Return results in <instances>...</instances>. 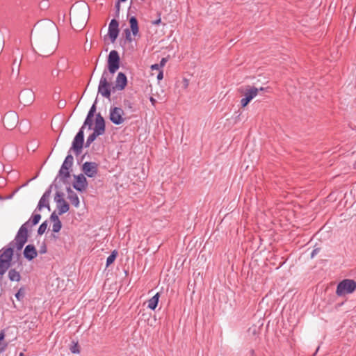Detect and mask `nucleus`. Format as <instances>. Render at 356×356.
Returning a JSON list of instances; mask_svg holds the SVG:
<instances>
[{"mask_svg": "<svg viewBox=\"0 0 356 356\" xmlns=\"http://www.w3.org/2000/svg\"><path fill=\"white\" fill-rule=\"evenodd\" d=\"M72 344L71 345L70 350L72 353H79V346L78 344V342H74V341L72 342Z\"/></svg>", "mask_w": 356, "mask_h": 356, "instance_id": "7c9ffc66", "label": "nucleus"}, {"mask_svg": "<svg viewBox=\"0 0 356 356\" xmlns=\"http://www.w3.org/2000/svg\"><path fill=\"white\" fill-rule=\"evenodd\" d=\"M23 254L27 260L31 261L37 257L38 252L33 245L29 244L25 247Z\"/></svg>", "mask_w": 356, "mask_h": 356, "instance_id": "a211bd4d", "label": "nucleus"}, {"mask_svg": "<svg viewBox=\"0 0 356 356\" xmlns=\"http://www.w3.org/2000/svg\"><path fill=\"white\" fill-rule=\"evenodd\" d=\"M29 225V222H24L19 229L15 239L10 241L7 247H4L0 250V259L12 262L14 248H15L17 250H21L27 242L29 236V234H27V226Z\"/></svg>", "mask_w": 356, "mask_h": 356, "instance_id": "f03ea898", "label": "nucleus"}, {"mask_svg": "<svg viewBox=\"0 0 356 356\" xmlns=\"http://www.w3.org/2000/svg\"><path fill=\"white\" fill-rule=\"evenodd\" d=\"M66 191L68 194L67 198L70 201L71 204L76 208L79 207L80 202L76 193L74 192L70 187H67Z\"/></svg>", "mask_w": 356, "mask_h": 356, "instance_id": "6ab92c4d", "label": "nucleus"}, {"mask_svg": "<svg viewBox=\"0 0 356 356\" xmlns=\"http://www.w3.org/2000/svg\"><path fill=\"white\" fill-rule=\"evenodd\" d=\"M56 206L58 209V214L60 216L67 213L70 210V205L65 200H62V201L58 200Z\"/></svg>", "mask_w": 356, "mask_h": 356, "instance_id": "412c9836", "label": "nucleus"}, {"mask_svg": "<svg viewBox=\"0 0 356 356\" xmlns=\"http://www.w3.org/2000/svg\"><path fill=\"white\" fill-rule=\"evenodd\" d=\"M99 136L102 135L93 131V132L90 134L87 138L86 142L84 143L83 145L85 147H89L91 143H93Z\"/></svg>", "mask_w": 356, "mask_h": 356, "instance_id": "a878e982", "label": "nucleus"}, {"mask_svg": "<svg viewBox=\"0 0 356 356\" xmlns=\"http://www.w3.org/2000/svg\"><path fill=\"white\" fill-rule=\"evenodd\" d=\"M34 98L33 92L30 90H22L19 94V102L24 106L29 105L32 103Z\"/></svg>", "mask_w": 356, "mask_h": 356, "instance_id": "dca6fc26", "label": "nucleus"}, {"mask_svg": "<svg viewBox=\"0 0 356 356\" xmlns=\"http://www.w3.org/2000/svg\"><path fill=\"white\" fill-rule=\"evenodd\" d=\"M73 162V156L71 154H68L58 171V175L61 177L63 182H65V179L70 177V169L72 166Z\"/></svg>", "mask_w": 356, "mask_h": 356, "instance_id": "6e6552de", "label": "nucleus"}, {"mask_svg": "<svg viewBox=\"0 0 356 356\" xmlns=\"http://www.w3.org/2000/svg\"><path fill=\"white\" fill-rule=\"evenodd\" d=\"M124 115V111L121 107L111 106L109 110V120L113 124L115 125L123 124L126 120Z\"/></svg>", "mask_w": 356, "mask_h": 356, "instance_id": "0eeeda50", "label": "nucleus"}, {"mask_svg": "<svg viewBox=\"0 0 356 356\" xmlns=\"http://www.w3.org/2000/svg\"><path fill=\"white\" fill-rule=\"evenodd\" d=\"M142 1H145V0H141Z\"/></svg>", "mask_w": 356, "mask_h": 356, "instance_id": "6e6d98bb", "label": "nucleus"}, {"mask_svg": "<svg viewBox=\"0 0 356 356\" xmlns=\"http://www.w3.org/2000/svg\"><path fill=\"white\" fill-rule=\"evenodd\" d=\"M106 125L104 118L100 113H97L95 117V127L93 131L103 135L105 133Z\"/></svg>", "mask_w": 356, "mask_h": 356, "instance_id": "f3484780", "label": "nucleus"}, {"mask_svg": "<svg viewBox=\"0 0 356 356\" xmlns=\"http://www.w3.org/2000/svg\"><path fill=\"white\" fill-rule=\"evenodd\" d=\"M258 92L257 88L248 86L244 92L245 97L241 100V106L243 108L245 107L257 95Z\"/></svg>", "mask_w": 356, "mask_h": 356, "instance_id": "9d476101", "label": "nucleus"}, {"mask_svg": "<svg viewBox=\"0 0 356 356\" xmlns=\"http://www.w3.org/2000/svg\"><path fill=\"white\" fill-rule=\"evenodd\" d=\"M120 32L119 22L117 19H113L111 20L108 26V35L112 43L115 42L118 37Z\"/></svg>", "mask_w": 356, "mask_h": 356, "instance_id": "4468645a", "label": "nucleus"}, {"mask_svg": "<svg viewBox=\"0 0 356 356\" xmlns=\"http://www.w3.org/2000/svg\"><path fill=\"white\" fill-rule=\"evenodd\" d=\"M167 61H168V58H162V59L160 61V63H159V66L161 68H162L165 65Z\"/></svg>", "mask_w": 356, "mask_h": 356, "instance_id": "ea45409f", "label": "nucleus"}, {"mask_svg": "<svg viewBox=\"0 0 356 356\" xmlns=\"http://www.w3.org/2000/svg\"><path fill=\"white\" fill-rule=\"evenodd\" d=\"M58 214L56 213V211H54L51 215H50V217H49V219L51 221H52L53 222H58V221H60L59 220V218H58Z\"/></svg>", "mask_w": 356, "mask_h": 356, "instance_id": "c9c22d12", "label": "nucleus"}, {"mask_svg": "<svg viewBox=\"0 0 356 356\" xmlns=\"http://www.w3.org/2000/svg\"><path fill=\"white\" fill-rule=\"evenodd\" d=\"M161 22V17H159V19L154 20L152 22V24L154 25H159Z\"/></svg>", "mask_w": 356, "mask_h": 356, "instance_id": "a18cd8bd", "label": "nucleus"}, {"mask_svg": "<svg viewBox=\"0 0 356 356\" xmlns=\"http://www.w3.org/2000/svg\"><path fill=\"white\" fill-rule=\"evenodd\" d=\"M124 33L125 34V40L129 42H131L133 41V38L131 37V29H125L124 30Z\"/></svg>", "mask_w": 356, "mask_h": 356, "instance_id": "2f4dec72", "label": "nucleus"}, {"mask_svg": "<svg viewBox=\"0 0 356 356\" xmlns=\"http://www.w3.org/2000/svg\"><path fill=\"white\" fill-rule=\"evenodd\" d=\"M51 188H52V184L49 186V187L46 190V191L44 193V194L41 197V198L39 200V202L37 205V207L35 209V211H40L44 207L47 208L49 211L50 210L49 199L51 195Z\"/></svg>", "mask_w": 356, "mask_h": 356, "instance_id": "ddd939ff", "label": "nucleus"}, {"mask_svg": "<svg viewBox=\"0 0 356 356\" xmlns=\"http://www.w3.org/2000/svg\"><path fill=\"white\" fill-rule=\"evenodd\" d=\"M150 101L154 103L155 102V99L153 97L150 98Z\"/></svg>", "mask_w": 356, "mask_h": 356, "instance_id": "09e8293b", "label": "nucleus"}, {"mask_svg": "<svg viewBox=\"0 0 356 356\" xmlns=\"http://www.w3.org/2000/svg\"><path fill=\"white\" fill-rule=\"evenodd\" d=\"M19 356H25L23 353H20Z\"/></svg>", "mask_w": 356, "mask_h": 356, "instance_id": "3c124183", "label": "nucleus"}, {"mask_svg": "<svg viewBox=\"0 0 356 356\" xmlns=\"http://www.w3.org/2000/svg\"><path fill=\"white\" fill-rule=\"evenodd\" d=\"M89 17L88 6L83 3L80 5H73L70 10V20L73 29L82 30L87 24Z\"/></svg>", "mask_w": 356, "mask_h": 356, "instance_id": "7ed1b4c3", "label": "nucleus"}, {"mask_svg": "<svg viewBox=\"0 0 356 356\" xmlns=\"http://www.w3.org/2000/svg\"><path fill=\"white\" fill-rule=\"evenodd\" d=\"M3 126L7 129H14L18 123V115L17 113L14 111H10L6 113L3 118Z\"/></svg>", "mask_w": 356, "mask_h": 356, "instance_id": "1a4fd4ad", "label": "nucleus"}, {"mask_svg": "<svg viewBox=\"0 0 356 356\" xmlns=\"http://www.w3.org/2000/svg\"><path fill=\"white\" fill-rule=\"evenodd\" d=\"M92 125V118L86 116L85 121L80 128L76 136H74L72 143V146L69 150V153L73 151L76 156L81 154L83 144H84V129L86 127H88V129H91Z\"/></svg>", "mask_w": 356, "mask_h": 356, "instance_id": "20e7f679", "label": "nucleus"}, {"mask_svg": "<svg viewBox=\"0 0 356 356\" xmlns=\"http://www.w3.org/2000/svg\"><path fill=\"white\" fill-rule=\"evenodd\" d=\"M320 248H315L311 253V258H314L320 252Z\"/></svg>", "mask_w": 356, "mask_h": 356, "instance_id": "58836bf2", "label": "nucleus"}, {"mask_svg": "<svg viewBox=\"0 0 356 356\" xmlns=\"http://www.w3.org/2000/svg\"><path fill=\"white\" fill-rule=\"evenodd\" d=\"M24 295H25L24 289L23 287H21L18 290V291L15 293V298H17V300L22 301L24 298Z\"/></svg>", "mask_w": 356, "mask_h": 356, "instance_id": "c756f323", "label": "nucleus"}, {"mask_svg": "<svg viewBox=\"0 0 356 356\" xmlns=\"http://www.w3.org/2000/svg\"><path fill=\"white\" fill-rule=\"evenodd\" d=\"M185 86L186 87L188 86V81L186 79H185Z\"/></svg>", "mask_w": 356, "mask_h": 356, "instance_id": "8fccbe9b", "label": "nucleus"}, {"mask_svg": "<svg viewBox=\"0 0 356 356\" xmlns=\"http://www.w3.org/2000/svg\"><path fill=\"white\" fill-rule=\"evenodd\" d=\"M54 74H56V72H51V74H52V75H54Z\"/></svg>", "mask_w": 356, "mask_h": 356, "instance_id": "5fc2aeb1", "label": "nucleus"}, {"mask_svg": "<svg viewBox=\"0 0 356 356\" xmlns=\"http://www.w3.org/2000/svg\"><path fill=\"white\" fill-rule=\"evenodd\" d=\"M163 78V70H160L158 75H157V79L159 81L161 80Z\"/></svg>", "mask_w": 356, "mask_h": 356, "instance_id": "37998d69", "label": "nucleus"}, {"mask_svg": "<svg viewBox=\"0 0 356 356\" xmlns=\"http://www.w3.org/2000/svg\"><path fill=\"white\" fill-rule=\"evenodd\" d=\"M11 265V261L0 259V280L2 279L3 275L10 268Z\"/></svg>", "mask_w": 356, "mask_h": 356, "instance_id": "4be33fe9", "label": "nucleus"}, {"mask_svg": "<svg viewBox=\"0 0 356 356\" xmlns=\"http://www.w3.org/2000/svg\"><path fill=\"white\" fill-rule=\"evenodd\" d=\"M47 227H48V222H47V220H45L38 227V235L43 234L46 232Z\"/></svg>", "mask_w": 356, "mask_h": 356, "instance_id": "cd10ccee", "label": "nucleus"}, {"mask_svg": "<svg viewBox=\"0 0 356 356\" xmlns=\"http://www.w3.org/2000/svg\"><path fill=\"white\" fill-rule=\"evenodd\" d=\"M151 69H152V70H161V68L159 66V64H154V65H151Z\"/></svg>", "mask_w": 356, "mask_h": 356, "instance_id": "a19ab883", "label": "nucleus"}, {"mask_svg": "<svg viewBox=\"0 0 356 356\" xmlns=\"http://www.w3.org/2000/svg\"><path fill=\"white\" fill-rule=\"evenodd\" d=\"M123 104L126 108L135 111L134 104L129 99H124Z\"/></svg>", "mask_w": 356, "mask_h": 356, "instance_id": "c85d7f7f", "label": "nucleus"}, {"mask_svg": "<svg viewBox=\"0 0 356 356\" xmlns=\"http://www.w3.org/2000/svg\"><path fill=\"white\" fill-rule=\"evenodd\" d=\"M120 67V57L116 50L110 51L107 57V70H104L100 78L98 92L106 99H110L113 85L109 81Z\"/></svg>", "mask_w": 356, "mask_h": 356, "instance_id": "f257e3e1", "label": "nucleus"}, {"mask_svg": "<svg viewBox=\"0 0 356 356\" xmlns=\"http://www.w3.org/2000/svg\"><path fill=\"white\" fill-rule=\"evenodd\" d=\"M84 176L95 177L98 172V164L95 162L86 161L81 167Z\"/></svg>", "mask_w": 356, "mask_h": 356, "instance_id": "9b49d317", "label": "nucleus"}, {"mask_svg": "<svg viewBox=\"0 0 356 356\" xmlns=\"http://www.w3.org/2000/svg\"><path fill=\"white\" fill-rule=\"evenodd\" d=\"M47 251V245L44 242L42 243V245L40 247L39 252L40 254H44Z\"/></svg>", "mask_w": 356, "mask_h": 356, "instance_id": "4c0bfd02", "label": "nucleus"}, {"mask_svg": "<svg viewBox=\"0 0 356 356\" xmlns=\"http://www.w3.org/2000/svg\"><path fill=\"white\" fill-rule=\"evenodd\" d=\"M54 74H56V72H51V74H52V75H54Z\"/></svg>", "mask_w": 356, "mask_h": 356, "instance_id": "864d4df0", "label": "nucleus"}, {"mask_svg": "<svg viewBox=\"0 0 356 356\" xmlns=\"http://www.w3.org/2000/svg\"><path fill=\"white\" fill-rule=\"evenodd\" d=\"M118 1H120V2H124L126 1L127 0H118Z\"/></svg>", "mask_w": 356, "mask_h": 356, "instance_id": "603ef678", "label": "nucleus"}, {"mask_svg": "<svg viewBox=\"0 0 356 356\" xmlns=\"http://www.w3.org/2000/svg\"><path fill=\"white\" fill-rule=\"evenodd\" d=\"M257 89L259 90V91H264L266 88L261 87V88H257Z\"/></svg>", "mask_w": 356, "mask_h": 356, "instance_id": "de8ad7c7", "label": "nucleus"}, {"mask_svg": "<svg viewBox=\"0 0 356 356\" xmlns=\"http://www.w3.org/2000/svg\"><path fill=\"white\" fill-rule=\"evenodd\" d=\"M160 293H156L152 298L148 300L147 307L152 310H154L159 303Z\"/></svg>", "mask_w": 356, "mask_h": 356, "instance_id": "b1692460", "label": "nucleus"}, {"mask_svg": "<svg viewBox=\"0 0 356 356\" xmlns=\"http://www.w3.org/2000/svg\"><path fill=\"white\" fill-rule=\"evenodd\" d=\"M96 101L94 102V104L90 107L87 116L93 118L94 115L96 112Z\"/></svg>", "mask_w": 356, "mask_h": 356, "instance_id": "473e14b6", "label": "nucleus"}, {"mask_svg": "<svg viewBox=\"0 0 356 356\" xmlns=\"http://www.w3.org/2000/svg\"><path fill=\"white\" fill-rule=\"evenodd\" d=\"M63 196H64L63 193L60 192V191H57L56 193V195H55V197H54V200H55L56 203H57L58 200H61L62 201V200H64Z\"/></svg>", "mask_w": 356, "mask_h": 356, "instance_id": "f704fd0d", "label": "nucleus"}, {"mask_svg": "<svg viewBox=\"0 0 356 356\" xmlns=\"http://www.w3.org/2000/svg\"><path fill=\"white\" fill-rule=\"evenodd\" d=\"M128 83L127 77L124 72H119L116 76L115 86H113V92L115 90H123Z\"/></svg>", "mask_w": 356, "mask_h": 356, "instance_id": "2eb2a0df", "label": "nucleus"}, {"mask_svg": "<svg viewBox=\"0 0 356 356\" xmlns=\"http://www.w3.org/2000/svg\"><path fill=\"white\" fill-rule=\"evenodd\" d=\"M74 181L72 184L73 188L79 192H83L88 187V181L83 174L74 176Z\"/></svg>", "mask_w": 356, "mask_h": 356, "instance_id": "f8f14e48", "label": "nucleus"}, {"mask_svg": "<svg viewBox=\"0 0 356 356\" xmlns=\"http://www.w3.org/2000/svg\"><path fill=\"white\" fill-rule=\"evenodd\" d=\"M250 356H255V352L253 349H251L250 351Z\"/></svg>", "mask_w": 356, "mask_h": 356, "instance_id": "49530a36", "label": "nucleus"}, {"mask_svg": "<svg viewBox=\"0 0 356 356\" xmlns=\"http://www.w3.org/2000/svg\"><path fill=\"white\" fill-rule=\"evenodd\" d=\"M5 338V334H4V331L2 330L1 332H0V346H1V341H3Z\"/></svg>", "mask_w": 356, "mask_h": 356, "instance_id": "c03bdc74", "label": "nucleus"}, {"mask_svg": "<svg viewBox=\"0 0 356 356\" xmlns=\"http://www.w3.org/2000/svg\"><path fill=\"white\" fill-rule=\"evenodd\" d=\"M356 290V282L353 280L345 279L340 282L336 290L338 296L352 293Z\"/></svg>", "mask_w": 356, "mask_h": 356, "instance_id": "423d86ee", "label": "nucleus"}, {"mask_svg": "<svg viewBox=\"0 0 356 356\" xmlns=\"http://www.w3.org/2000/svg\"><path fill=\"white\" fill-rule=\"evenodd\" d=\"M117 256H118V251L113 250L106 259V267L109 266L111 264H112L115 261Z\"/></svg>", "mask_w": 356, "mask_h": 356, "instance_id": "bb28decb", "label": "nucleus"}, {"mask_svg": "<svg viewBox=\"0 0 356 356\" xmlns=\"http://www.w3.org/2000/svg\"><path fill=\"white\" fill-rule=\"evenodd\" d=\"M61 227H62V223H61L60 220L58 221V222H55L53 224L52 231L54 232H58L60 230Z\"/></svg>", "mask_w": 356, "mask_h": 356, "instance_id": "72a5a7b5", "label": "nucleus"}, {"mask_svg": "<svg viewBox=\"0 0 356 356\" xmlns=\"http://www.w3.org/2000/svg\"><path fill=\"white\" fill-rule=\"evenodd\" d=\"M115 17H118L120 15V1H118L115 5Z\"/></svg>", "mask_w": 356, "mask_h": 356, "instance_id": "e433bc0d", "label": "nucleus"}, {"mask_svg": "<svg viewBox=\"0 0 356 356\" xmlns=\"http://www.w3.org/2000/svg\"><path fill=\"white\" fill-rule=\"evenodd\" d=\"M57 43L56 38L51 41L49 38H44L36 44V52L40 56L48 57L55 51Z\"/></svg>", "mask_w": 356, "mask_h": 356, "instance_id": "39448f33", "label": "nucleus"}, {"mask_svg": "<svg viewBox=\"0 0 356 356\" xmlns=\"http://www.w3.org/2000/svg\"><path fill=\"white\" fill-rule=\"evenodd\" d=\"M41 219V215L39 213H35V212L32 214L31 218L27 220L26 222H29V225L27 226V229L29 227H31L35 225H37Z\"/></svg>", "mask_w": 356, "mask_h": 356, "instance_id": "393cba45", "label": "nucleus"}, {"mask_svg": "<svg viewBox=\"0 0 356 356\" xmlns=\"http://www.w3.org/2000/svg\"><path fill=\"white\" fill-rule=\"evenodd\" d=\"M8 277L11 282H19L21 280V275L19 271H17L15 268H9Z\"/></svg>", "mask_w": 356, "mask_h": 356, "instance_id": "5701e85b", "label": "nucleus"}, {"mask_svg": "<svg viewBox=\"0 0 356 356\" xmlns=\"http://www.w3.org/2000/svg\"><path fill=\"white\" fill-rule=\"evenodd\" d=\"M129 23L130 29L134 36H136L139 33V26L137 18L135 16H131L129 18Z\"/></svg>", "mask_w": 356, "mask_h": 356, "instance_id": "aec40b11", "label": "nucleus"}, {"mask_svg": "<svg viewBox=\"0 0 356 356\" xmlns=\"http://www.w3.org/2000/svg\"><path fill=\"white\" fill-rule=\"evenodd\" d=\"M8 344L4 343L1 348H0V355L4 353L6 350V348L7 347Z\"/></svg>", "mask_w": 356, "mask_h": 356, "instance_id": "79ce46f5", "label": "nucleus"}]
</instances>
